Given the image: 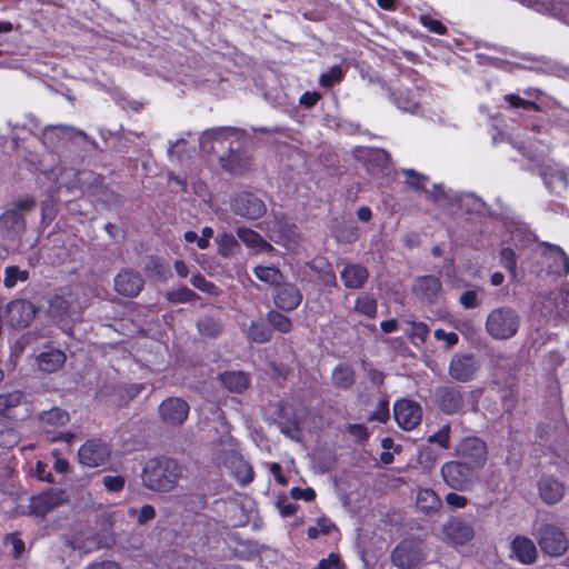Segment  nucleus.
Listing matches in <instances>:
<instances>
[{
    "mask_svg": "<svg viewBox=\"0 0 569 569\" xmlns=\"http://www.w3.org/2000/svg\"><path fill=\"white\" fill-rule=\"evenodd\" d=\"M437 400L441 410L446 413H456L463 406L461 392L456 388H441L437 391Z\"/></svg>",
    "mask_w": 569,
    "mask_h": 569,
    "instance_id": "nucleus-26",
    "label": "nucleus"
},
{
    "mask_svg": "<svg viewBox=\"0 0 569 569\" xmlns=\"http://www.w3.org/2000/svg\"><path fill=\"white\" fill-rule=\"evenodd\" d=\"M253 273L260 281L274 286L280 284L283 279L280 270L274 267L258 266L253 269Z\"/></svg>",
    "mask_w": 569,
    "mask_h": 569,
    "instance_id": "nucleus-43",
    "label": "nucleus"
},
{
    "mask_svg": "<svg viewBox=\"0 0 569 569\" xmlns=\"http://www.w3.org/2000/svg\"><path fill=\"white\" fill-rule=\"evenodd\" d=\"M274 305L284 311L295 310L302 300L300 290L292 283H280L273 297Z\"/></svg>",
    "mask_w": 569,
    "mask_h": 569,
    "instance_id": "nucleus-20",
    "label": "nucleus"
},
{
    "mask_svg": "<svg viewBox=\"0 0 569 569\" xmlns=\"http://www.w3.org/2000/svg\"><path fill=\"white\" fill-rule=\"evenodd\" d=\"M74 133L83 136L84 133L80 130H76L71 127L66 126H49L43 131V140L46 144H50L51 147L57 143L53 141L54 138L59 140H64L67 138L72 137Z\"/></svg>",
    "mask_w": 569,
    "mask_h": 569,
    "instance_id": "nucleus-36",
    "label": "nucleus"
},
{
    "mask_svg": "<svg viewBox=\"0 0 569 569\" xmlns=\"http://www.w3.org/2000/svg\"><path fill=\"white\" fill-rule=\"evenodd\" d=\"M3 543L11 550L14 558H19L24 551V542L17 532L6 535Z\"/></svg>",
    "mask_w": 569,
    "mask_h": 569,
    "instance_id": "nucleus-50",
    "label": "nucleus"
},
{
    "mask_svg": "<svg viewBox=\"0 0 569 569\" xmlns=\"http://www.w3.org/2000/svg\"><path fill=\"white\" fill-rule=\"evenodd\" d=\"M23 399V392L19 390L0 393V416H9L12 409L22 403Z\"/></svg>",
    "mask_w": 569,
    "mask_h": 569,
    "instance_id": "nucleus-38",
    "label": "nucleus"
},
{
    "mask_svg": "<svg viewBox=\"0 0 569 569\" xmlns=\"http://www.w3.org/2000/svg\"><path fill=\"white\" fill-rule=\"evenodd\" d=\"M480 367L479 361L470 355H455L449 363V375L452 379L470 381Z\"/></svg>",
    "mask_w": 569,
    "mask_h": 569,
    "instance_id": "nucleus-16",
    "label": "nucleus"
},
{
    "mask_svg": "<svg viewBox=\"0 0 569 569\" xmlns=\"http://www.w3.org/2000/svg\"><path fill=\"white\" fill-rule=\"evenodd\" d=\"M37 313L36 307L28 300L17 299L7 305L6 319L13 328H26Z\"/></svg>",
    "mask_w": 569,
    "mask_h": 569,
    "instance_id": "nucleus-14",
    "label": "nucleus"
},
{
    "mask_svg": "<svg viewBox=\"0 0 569 569\" xmlns=\"http://www.w3.org/2000/svg\"><path fill=\"white\" fill-rule=\"evenodd\" d=\"M415 291L421 299L431 302L439 297L441 283L436 277L426 276L417 280Z\"/></svg>",
    "mask_w": 569,
    "mask_h": 569,
    "instance_id": "nucleus-29",
    "label": "nucleus"
},
{
    "mask_svg": "<svg viewBox=\"0 0 569 569\" xmlns=\"http://www.w3.org/2000/svg\"><path fill=\"white\" fill-rule=\"evenodd\" d=\"M36 201L26 197L13 202L0 216V236L6 240H17L26 228L24 214L30 212Z\"/></svg>",
    "mask_w": 569,
    "mask_h": 569,
    "instance_id": "nucleus-3",
    "label": "nucleus"
},
{
    "mask_svg": "<svg viewBox=\"0 0 569 569\" xmlns=\"http://www.w3.org/2000/svg\"><path fill=\"white\" fill-rule=\"evenodd\" d=\"M426 193L429 199L439 206H445L451 200V197L445 191L442 184H433L432 190H426Z\"/></svg>",
    "mask_w": 569,
    "mask_h": 569,
    "instance_id": "nucleus-55",
    "label": "nucleus"
},
{
    "mask_svg": "<svg viewBox=\"0 0 569 569\" xmlns=\"http://www.w3.org/2000/svg\"><path fill=\"white\" fill-rule=\"evenodd\" d=\"M420 22L430 32H433L437 34H445L447 31V28L439 20L433 19L430 16H421Z\"/></svg>",
    "mask_w": 569,
    "mask_h": 569,
    "instance_id": "nucleus-59",
    "label": "nucleus"
},
{
    "mask_svg": "<svg viewBox=\"0 0 569 569\" xmlns=\"http://www.w3.org/2000/svg\"><path fill=\"white\" fill-rule=\"evenodd\" d=\"M506 101L512 107V108H521L525 110L532 109L535 111L539 110V106L535 103L533 101L527 100L521 98L518 94L510 93L505 97Z\"/></svg>",
    "mask_w": 569,
    "mask_h": 569,
    "instance_id": "nucleus-54",
    "label": "nucleus"
},
{
    "mask_svg": "<svg viewBox=\"0 0 569 569\" xmlns=\"http://www.w3.org/2000/svg\"><path fill=\"white\" fill-rule=\"evenodd\" d=\"M393 416L400 428L403 430L415 429L422 419L421 406L410 399H401L396 401L393 406Z\"/></svg>",
    "mask_w": 569,
    "mask_h": 569,
    "instance_id": "nucleus-11",
    "label": "nucleus"
},
{
    "mask_svg": "<svg viewBox=\"0 0 569 569\" xmlns=\"http://www.w3.org/2000/svg\"><path fill=\"white\" fill-rule=\"evenodd\" d=\"M541 499L549 505L557 503L565 495V486L553 477H543L538 485Z\"/></svg>",
    "mask_w": 569,
    "mask_h": 569,
    "instance_id": "nucleus-25",
    "label": "nucleus"
},
{
    "mask_svg": "<svg viewBox=\"0 0 569 569\" xmlns=\"http://www.w3.org/2000/svg\"><path fill=\"white\" fill-rule=\"evenodd\" d=\"M74 312L72 295H56L49 300V313L57 320L71 318Z\"/></svg>",
    "mask_w": 569,
    "mask_h": 569,
    "instance_id": "nucleus-27",
    "label": "nucleus"
},
{
    "mask_svg": "<svg viewBox=\"0 0 569 569\" xmlns=\"http://www.w3.org/2000/svg\"><path fill=\"white\" fill-rule=\"evenodd\" d=\"M335 528V525L329 518L321 517L317 520L315 526H310L308 528V537L310 539H316L320 535H328Z\"/></svg>",
    "mask_w": 569,
    "mask_h": 569,
    "instance_id": "nucleus-49",
    "label": "nucleus"
},
{
    "mask_svg": "<svg viewBox=\"0 0 569 569\" xmlns=\"http://www.w3.org/2000/svg\"><path fill=\"white\" fill-rule=\"evenodd\" d=\"M318 569H342L340 557L337 553H330L327 558L319 561Z\"/></svg>",
    "mask_w": 569,
    "mask_h": 569,
    "instance_id": "nucleus-63",
    "label": "nucleus"
},
{
    "mask_svg": "<svg viewBox=\"0 0 569 569\" xmlns=\"http://www.w3.org/2000/svg\"><path fill=\"white\" fill-rule=\"evenodd\" d=\"M533 10L558 17L562 20V13L569 7V1L560 3L559 0H519Z\"/></svg>",
    "mask_w": 569,
    "mask_h": 569,
    "instance_id": "nucleus-30",
    "label": "nucleus"
},
{
    "mask_svg": "<svg viewBox=\"0 0 569 569\" xmlns=\"http://www.w3.org/2000/svg\"><path fill=\"white\" fill-rule=\"evenodd\" d=\"M445 538L455 545H465L473 537L471 525L458 519H449L442 527Z\"/></svg>",
    "mask_w": 569,
    "mask_h": 569,
    "instance_id": "nucleus-19",
    "label": "nucleus"
},
{
    "mask_svg": "<svg viewBox=\"0 0 569 569\" xmlns=\"http://www.w3.org/2000/svg\"><path fill=\"white\" fill-rule=\"evenodd\" d=\"M540 549L551 557H559L568 549V539L565 533L552 525H546L538 530Z\"/></svg>",
    "mask_w": 569,
    "mask_h": 569,
    "instance_id": "nucleus-9",
    "label": "nucleus"
},
{
    "mask_svg": "<svg viewBox=\"0 0 569 569\" xmlns=\"http://www.w3.org/2000/svg\"><path fill=\"white\" fill-rule=\"evenodd\" d=\"M231 472L241 486H247L253 480V469L249 462L241 457H236L231 461Z\"/></svg>",
    "mask_w": 569,
    "mask_h": 569,
    "instance_id": "nucleus-35",
    "label": "nucleus"
},
{
    "mask_svg": "<svg viewBox=\"0 0 569 569\" xmlns=\"http://www.w3.org/2000/svg\"><path fill=\"white\" fill-rule=\"evenodd\" d=\"M426 558L425 542L417 538L402 540L391 552V561L399 569H411Z\"/></svg>",
    "mask_w": 569,
    "mask_h": 569,
    "instance_id": "nucleus-6",
    "label": "nucleus"
},
{
    "mask_svg": "<svg viewBox=\"0 0 569 569\" xmlns=\"http://www.w3.org/2000/svg\"><path fill=\"white\" fill-rule=\"evenodd\" d=\"M355 309L359 313L373 318L377 312V302L372 297L363 295L357 298Z\"/></svg>",
    "mask_w": 569,
    "mask_h": 569,
    "instance_id": "nucleus-46",
    "label": "nucleus"
},
{
    "mask_svg": "<svg viewBox=\"0 0 569 569\" xmlns=\"http://www.w3.org/2000/svg\"><path fill=\"white\" fill-rule=\"evenodd\" d=\"M445 500L447 505L453 509H462L468 503V499L465 496L456 492L447 493Z\"/></svg>",
    "mask_w": 569,
    "mask_h": 569,
    "instance_id": "nucleus-64",
    "label": "nucleus"
},
{
    "mask_svg": "<svg viewBox=\"0 0 569 569\" xmlns=\"http://www.w3.org/2000/svg\"><path fill=\"white\" fill-rule=\"evenodd\" d=\"M237 236L253 253L269 252L273 250V247L269 242L251 229L238 228Z\"/></svg>",
    "mask_w": 569,
    "mask_h": 569,
    "instance_id": "nucleus-28",
    "label": "nucleus"
},
{
    "mask_svg": "<svg viewBox=\"0 0 569 569\" xmlns=\"http://www.w3.org/2000/svg\"><path fill=\"white\" fill-rule=\"evenodd\" d=\"M67 501L66 492L61 489H50L30 500V512L38 517H44Z\"/></svg>",
    "mask_w": 569,
    "mask_h": 569,
    "instance_id": "nucleus-13",
    "label": "nucleus"
},
{
    "mask_svg": "<svg viewBox=\"0 0 569 569\" xmlns=\"http://www.w3.org/2000/svg\"><path fill=\"white\" fill-rule=\"evenodd\" d=\"M401 172L407 177V182L416 189L425 190L428 177L415 171L413 169H402Z\"/></svg>",
    "mask_w": 569,
    "mask_h": 569,
    "instance_id": "nucleus-57",
    "label": "nucleus"
},
{
    "mask_svg": "<svg viewBox=\"0 0 569 569\" xmlns=\"http://www.w3.org/2000/svg\"><path fill=\"white\" fill-rule=\"evenodd\" d=\"M459 301L466 309H473L480 306V301L478 300V296L475 290L465 291L460 296Z\"/></svg>",
    "mask_w": 569,
    "mask_h": 569,
    "instance_id": "nucleus-62",
    "label": "nucleus"
},
{
    "mask_svg": "<svg viewBox=\"0 0 569 569\" xmlns=\"http://www.w3.org/2000/svg\"><path fill=\"white\" fill-rule=\"evenodd\" d=\"M368 278V271L360 264H347L341 271V280L347 288L358 289Z\"/></svg>",
    "mask_w": 569,
    "mask_h": 569,
    "instance_id": "nucleus-31",
    "label": "nucleus"
},
{
    "mask_svg": "<svg viewBox=\"0 0 569 569\" xmlns=\"http://www.w3.org/2000/svg\"><path fill=\"white\" fill-rule=\"evenodd\" d=\"M267 232L270 240L283 246L288 250H293L298 246V233L296 226L283 218L274 216L271 221L267 222Z\"/></svg>",
    "mask_w": 569,
    "mask_h": 569,
    "instance_id": "nucleus-10",
    "label": "nucleus"
},
{
    "mask_svg": "<svg viewBox=\"0 0 569 569\" xmlns=\"http://www.w3.org/2000/svg\"><path fill=\"white\" fill-rule=\"evenodd\" d=\"M279 428L287 437L298 440L300 438V429L296 420L280 421Z\"/></svg>",
    "mask_w": 569,
    "mask_h": 569,
    "instance_id": "nucleus-61",
    "label": "nucleus"
},
{
    "mask_svg": "<svg viewBox=\"0 0 569 569\" xmlns=\"http://www.w3.org/2000/svg\"><path fill=\"white\" fill-rule=\"evenodd\" d=\"M520 326L518 313L507 307L496 308L489 312L486 320L487 332L495 339L505 340L513 337Z\"/></svg>",
    "mask_w": 569,
    "mask_h": 569,
    "instance_id": "nucleus-4",
    "label": "nucleus"
},
{
    "mask_svg": "<svg viewBox=\"0 0 569 569\" xmlns=\"http://www.w3.org/2000/svg\"><path fill=\"white\" fill-rule=\"evenodd\" d=\"M189 410L188 402L178 397L167 398L159 406L161 420L170 427L181 426L187 420Z\"/></svg>",
    "mask_w": 569,
    "mask_h": 569,
    "instance_id": "nucleus-12",
    "label": "nucleus"
},
{
    "mask_svg": "<svg viewBox=\"0 0 569 569\" xmlns=\"http://www.w3.org/2000/svg\"><path fill=\"white\" fill-rule=\"evenodd\" d=\"M221 383L232 392H241L249 386V378L241 371H226L220 375Z\"/></svg>",
    "mask_w": 569,
    "mask_h": 569,
    "instance_id": "nucleus-34",
    "label": "nucleus"
},
{
    "mask_svg": "<svg viewBox=\"0 0 569 569\" xmlns=\"http://www.w3.org/2000/svg\"><path fill=\"white\" fill-rule=\"evenodd\" d=\"M40 425L46 432H50V428L62 427L70 420V416L67 411L60 408H52L48 411H43L40 415Z\"/></svg>",
    "mask_w": 569,
    "mask_h": 569,
    "instance_id": "nucleus-33",
    "label": "nucleus"
},
{
    "mask_svg": "<svg viewBox=\"0 0 569 569\" xmlns=\"http://www.w3.org/2000/svg\"><path fill=\"white\" fill-rule=\"evenodd\" d=\"M231 207L236 214L249 219H257L266 211L264 203L259 198L248 192L238 194L232 200Z\"/></svg>",
    "mask_w": 569,
    "mask_h": 569,
    "instance_id": "nucleus-17",
    "label": "nucleus"
},
{
    "mask_svg": "<svg viewBox=\"0 0 569 569\" xmlns=\"http://www.w3.org/2000/svg\"><path fill=\"white\" fill-rule=\"evenodd\" d=\"M535 161L537 162V171L548 190L557 196H561L569 184L567 169L550 159Z\"/></svg>",
    "mask_w": 569,
    "mask_h": 569,
    "instance_id": "nucleus-7",
    "label": "nucleus"
},
{
    "mask_svg": "<svg viewBox=\"0 0 569 569\" xmlns=\"http://www.w3.org/2000/svg\"><path fill=\"white\" fill-rule=\"evenodd\" d=\"M198 330L202 336L216 337L221 331L220 323L210 317L201 318L197 323Z\"/></svg>",
    "mask_w": 569,
    "mask_h": 569,
    "instance_id": "nucleus-48",
    "label": "nucleus"
},
{
    "mask_svg": "<svg viewBox=\"0 0 569 569\" xmlns=\"http://www.w3.org/2000/svg\"><path fill=\"white\" fill-rule=\"evenodd\" d=\"M500 260L503 268H506L512 276H516V253L510 248H503L500 252Z\"/></svg>",
    "mask_w": 569,
    "mask_h": 569,
    "instance_id": "nucleus-58",
    "label": "nucleus"
},
{
    "mask_svg": "<svg viewBox=\"0 0 569 569\" xmlns=\"http://www.w3.org/2000/svg\"><path fill=\"white\" fill-rule=\"evenodd\" d=\"M478 471L461 460L447 461L440 469L443 482L449 488L458 491L470 488L477 480Z\"/></svg>",
    "mask_w": 569,
    "mask_h": 569,
    "instance_id": "nucleus-5",
    "label": "nucleus"
},
{
    "mask_svg": "<svg viewBox=\"0 0 569 569\" xmlns=\"http://www.w3.org/2000/svg\"><path fill=\"white\" fill-rule=\"evenodd\" d=\"M146 271L158 280H166L170 274L169 266L158 257L148 258L146 262Z\"/></svg>",
    "mask_w": 569,
    "mask_h": 569,
    "instance_id": "nucleus-42",
    "label": "nucleus"
},
{
    "mask_svg": "<svg viewBox=\"0 0 569 569\" xmlns=\"http://www.w3.org/2000/svg\"><path fill=\"white\" fill-rule=\"evenodd\" d=\"M332 382L341 389L350 388L355 383L353 370L348 365H338L332 371Z\"/></svg>",
    "mask_w": 569,
    "mask_h": 569,
    "instance_id": "nucleus-37",
    "label": "nucleus"
},
{
    "mask_svg": "<svg viewBox=\"0 0 569 569\" xmlns=\"http://www.w3.org/2000/svg\"><path fill=\"white\" fill-rule=\"evenodd\" d=\"M406 325L408 327L405 331L408 335L410 341L416 346L422 345L429 335L428 326L420 321H406Z\"/></svg>",
    "mask_w": 569,
    "mask_h": 569,
    "instance_id": "nucleus-39",
    "label": "nucleus"
},
{
    "mask_svg": "<svg viewBox=\"0 0 569 569\" xmlns=\"http://www.w3.org/2000/svg\"><path fill=\"white\" fill-rule=\"evenodd\" d=\"M428 441L438 443L443 449H448L450 447V427L448 425L442 426L438 432L429 436Z\"/></svg>",
    "mask_w": 569,
    "mask_h": 569,
    "instance_id": "nucleus-53",
    "label": "nucleus"
},
{
    "mask_svg": "<svg viewBox=\"0 0 569 569\" xmlns=\"http://www.w3.org/2000/svg\"><path fill=\"white\" fill-rule=\"evenodd\" d=\"M29 271L20 269L17 266H8L4 268L3 286L7 289L14 288L19 282H26L29 279Z\"/></svg>",
    "mask_w": 569,
    "mask_h": 569,
    "instance_id": "nucleus-40",
    "label": "nucleus"
},
{
    "mask_svg": "<svg viewBox=\"0 0 569 569\" xmlns=\"http://www.w3.org/2000/svg\"><path fill=\"white\" fill-rule=\"evenodd\" d=\"M124 482L126 479L122 476H104L102 478V485L111 492L120 491L123 488Z\"/></svg>",
    "mask_w": 569,
    "mask_h": 569,
    "instance_id": "nucleus-60",
    "label": "nucleus"
},
{
    "mask_svg": "<svg viewBox=\"0 0 569 569\" xmlns=\"http://www.w3.org/2000/svg\"><path fill=\"white\" fill-rule=\"evenodd\" d=\"M182 475L181 466L170 458H153L142 470L143 485L153 491L168 492L176 488Z\"/></svg>",
    "mask_w": 569,
    "mask_h": 569,
    "instance_id": "nucleus-2",
    "label": "nucleus"
},
{
    "mask_svg": "<svg viewBox=\"0 0 569 569\" xmlns=\"http://www.w3.org/2000/svg\"><path fill=\"white\" fill-rule=\"evenodd\" d=\"M66 361V356L58 349H51L40 353L37 363L40 370L44 372H53L58 370Z\"/></svg>",
    "mask_w": 569,
    "mask_h": 569,
    "instance_id": "nucleus-32",
    "label": "nucleus"
},
{
    "mask_svg": "<svg viewBox=\"0 0 569 569\" xmlns=\"http://www.w3.org/2000/svg\"><path fill=\"white\" fill-rule=\"evenodd\" d=\"M511 558L519 562L530 565L537 559V548L535 542L525 536H517L511 542Z\"/></svg>",
    "mask_w": 569,
    "mask_h": 569,
    "instance_id": "nucleus-22",
    "label": "nucleus"
},
{
    "mask_svg": "<svg viewBox=\"0 0 569 569\" xmlns=\"http://www.w3.org/2000/svg\"><path fill=\"white\" fill-rule=\"evenodd\" d=\"M199 143L203 152L219 154L222 168L233 174L243 172L249 166L250 158L243 149L247 136L241 129L227 127L207 130Z\"/></svg>",
    "mask_w": 569,
    "mask_h": 569,
    "instance_id": "nucleus-1",
    "label": "nucleus"
},
{
    "mask_svg": "<svg viewBox=\"0 0 569 569\" xmlns=\"http://www.w3.org/2000/svg\"><path fill=\"white\" fill-rule=\"evenodd\" d=\"M420 90L421 87L419 84L412 88H397L392 92L393 102L400 110L413 113L419 108L418 98Z\"/></svg>",
    "mask_w": 569,
    "mask_h": 569,
    "instance_id": "nucleus-23",
    "label": "nucleus"
},
{
    "mask_svg": "<svg viewBox=\"0 0 569 569\" xmlns=\"http://www.w3.org/2000/svg\"><path fill=\"white\" fill-rule=\"evenodd\" d=\"M542 263L547 266L548 272L556 277L569 273V258L557 246H546L541 251Z\"/></svg>",
    "mask_w": 569,
    "mask_h": 569,
    "instance_id": "nucleus-18",
    "label": "nucleus"
},
{
    "mask_svg": "<svg viewBox=\"0 0 569 569\" xmlns=\"http://www.w3.org/2000/svg\"><path fill=\"white\" fill-rule=\"evenodd\" d=\"M456 456L460 458L461 461L480 470L488 458L487 445L478 437H465L456 447Z\"/></svg>",
    "mask_w": 569,
    "mask_h": 569,
    "instance_id": "nucleus-8",
    "label": "nucleus"
},
{
    "mask_svg": "<svg viewBox=\"0 0 569 569\" xmlns=\"http://www.w3.org/2000/svg\"><path fill=\"white\" fill-rule=\"evenodd\" d=\"M130 517L138 516V522L144 525L156 517V510L151 505H143L140 510L137 508H130L128 510Z\"/></svg>",
    "mask_w": 569,
    "mask_h": 569,
    "instance_id": "nucleus-52",
    "label": "nucleus"
},
{
    "mask_svg": "<svg viewBox=\"0 0 569 569\" xmlns=\"http://www.w3.org/2000/svg\"><path fill=\"white\" fill-rule=\"evenodd\" d=\"M110 457L109 447L99 440H88L79 451L78 458L82 466L94 468L104 465Z\"/></svg>",
    "mask_w": 569,
    "mask_h": 569,
    "instance_id": "nucleus-15",
    "label": "nucleus"
},
{
    "mask_svg": "<svg viewBox=\"0 0 569 569\" xmlns=\"http://www.w3.org/2000/svg\"><path fill=\"white\" fill-rule=\"evenodd\" d=\"M116 290L127 297H136L143 288V280L139 273L122 271L114 279Z\"/></svg>",
    "mask_w": 569,
    "mask_h": 569,
    "instance_id": "nucleus-21",
    "label": "nucleus"
},
{
    "mask_svg": "<svg viewBox=\"0 0 569 569\" xmlns=\"http://www.w3.org/2000/svg\"><path fill=\"white\" fill-rule=\"evenodd\" d=\"M191 284L197 288L198 290L210 293V295H217L218 289L217 287L208 281L202 274L197 273L191 277Z\"/></svg>",
    "mask_w": 569,
    "mask_h": 569,
    "instance_id": "nucleus-56",
    "label": "nucleus"
},
{
    "mask_svg": "<svg viewBox=\"0 0 569 569\" xmlns=\"http://www.w3.org/2000/svg\"><path fill=\"white\" fill-rule=\"evenodd\" d=\"M343 78V73L340 67L335 66L328 72L320 76L319 82L322 87L330 88L333 84L340 82Z\"/></svg>",
    "mask_w": 569,
    "mask_h": 569,
    "instance_id": "nucleus-51",
    "label": "nucleus"
},
{
    "mask_svg": "<svg viewBox=\"0 0 569 569\" xmlns=\"http://www.w3.org/2000/svg\"><path fill=\"white\" fill-rule=\"evenodd\" d=\"M199 298L196 292L187 287H180L167 292V299L172 303H186Z\"/></svg>",
    "mask_w": 569,
    "mask_h": 569,
    "instance_id": "nucleus-45",
    "label": "nucleus"
},
{
    "mask_svg": "<svg viewBox=\"0 0 569 569\" xmlns=\"http://www.w3.org/2000/svg\"><path fill=\"white\" fill-rule=\"evenodd\" d=\"M267 320L273 327V329L278 330L279 332L287 333L292 329L291 320L278 311H269L267 315Z\"/></svg>",
    "mask_w": 569,
    "mask_h": 569,
    "instance_id": "nucleus-44",
    "label": "nucleus"
},
{
    "mask_svg": "<svg viewBox=\"0 0 569 569\" xmlns=\"http://www.w3.org/2000/svg\"><path fill=\"white\" fill-rule=\"evenodd\" d=\"M248 338L253 342L263 343L270 340L271 332L263 323L252 322L248 330Z\"/></svg>",
    "mask_w": 569,
    "mask_h": 569,
    "instance_id": "nucleus-47",
    "label": "nucleus"
},
{
    "mask_svg": "<svg viewBox=\"0 0 569 569\" xmlns=\"http://www.w3.org/2000/svg\"><path fill=\"white\" fill-rule=\"evenodd\" d=\"M417 508L427 516L438 513L442 508L439 495L430 488H419L416 495Z\"/></svg>",
    "mask_w": 569,
    "mask_h": 569,
    "instance_id": "nucleus-24",
    "label": "nucleus"
},
{
    "mask_svg": "<svg viewBox=\"0 0 569 569\" xmlns=\"http://www.w3.org/2000/svg\"><path fill=\"white\" fill-rule=\"evenodd\" d=\"M20 440V435L16 427L7 421H0V447L12 448Z\"/></svg>",
    "mask_w": 569,
    "mask_h": 569,
    "instance_id": "nucleus-41",
    "label": "nucleus"
}]
</instances>
